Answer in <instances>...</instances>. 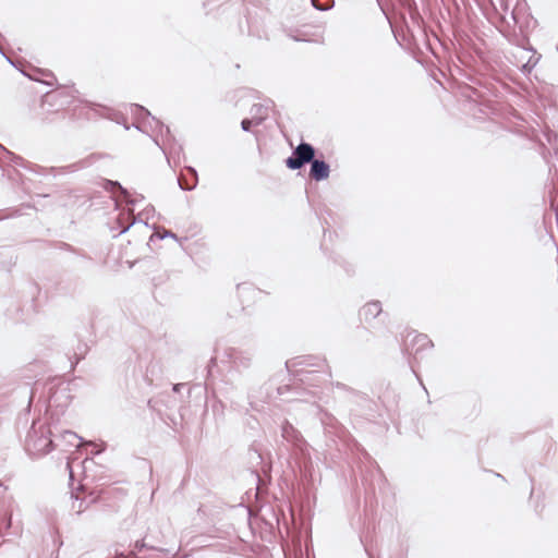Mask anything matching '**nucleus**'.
I'll return each mask as SVG.
<instances>
[{
    "label": "nucleus",
    "mask_w": 558,
    "mask_h": 558,
    "mask_svg": "<svg viewBox=\"0 0 558 558\" xmlns=\"http://www.w3.org/2000/svg\"><path fill=\"white\" fill-rule=\"evenodd\" d=\"M330 168L324 160L313 158L311 161L310 175L316 181L325 180L329 177Z\"/></svg>",
    "instance_id": "obj_6"
},
{
    "label": "nucleus",
    "mask_w": 558,
    "mask_h": 558,
    "mask_svg": "<svg viewBox=\"0 0 558 558\" xmlns=\"http://www.w3.org/2000/svg\"><path fill=\"white\" fill-rule=\"evenodd\" d=\"M381 315L383 307L379 301L368 302L360 310L361 320L371 326H375L376 319L380 318Z\"/></svg>",
    "instance_id": "obj_5"
},
{
    "label": "nucleus",
    "mask_w": 558,
    "mask_h": 558,
    "mask_svg": "<svg viewBox=\"0 0 558 558\" xmlns=\"http://www.w3.org/2000/svg\"><path fill=\"white\" fill-rule=\"evenodd\" d=\"M156 142V145H158L159 148H161V150H165V147H162L161 144H159V142L155 141Z\"/></svg>",
    "instance_id": "obj_24"
},
{
    "label": "nucleus",
    "mask_w": 558,
    "mask_h": 558,
    "mask_svg": "<svg viewBox=\"0 0 558 558\" xmlns=\"http://www.w3.org/2000/svg\"><path fill=\"white\" fill-rule=\"evenodd\" d=\"M311 2L315 9L325 11L331 8L332 0H326L324 3H320L319 0H311Z\"/></svg>",
    "instance_id": "obj_12"
},
{
    "label": "nucleus",
    "mask_w": 558,
    "mask_h": 558,
    "mask_svg": "<svg viewBox=\"0 0 558 558\" xmlns=\"http://www.w3.org/2000/svg\"><path fill=\"white\" fill-rule=\"evenodd\" d=\"M112 185L119 187V190L123 193V194H126V191L119 184V182H111Z\"/></svg>",
    "instance_id": "obj_18"
},
{
    "label": "nucleus",
    "mask_w": 558,
    "mask_h": 558,
    "mask_svg": "<svg viewBox=\"0 0 558 558\" xmlns=\"http://www.w3.org/2000/svg\"><path fill=\"white\" fill-rule=\"evenodd\" d=\"M231 359L235 366L246 368L252 364L253 354L248 351L235 350L231 354Z\"/></svg>",
    "instance_id": "obj_9"
},
{
    "label": "nucleus",
    "mask_w": 558,
    "mask_h": 558,
    "mask_svg": "<svg viewBox=\"0 0 558 558\" xmlns=\"http://www.w3.org/2000/svg\"><path fill=\"white\" fill-rule=\"evenodd\" d=\"M156 142V145H158L159 148H161V150H165V147H162L161 144H159V142L155 141Z\"/></svg>",
    "instance_id": "obj_26"
},
{
    "label": "nucleus",
    "mask_w": 558,
    "mask_h": 558,
    "mask_svg": "<svg viewBox=\"0 0 558 558\" xmlns=\"http://www.w3.org/2000/svg\"><path fill=\"white\" fill-rule=\"evenodd\" d=\"M315 157V148L305 142L300 143L292 155L286 160V165L291 170H299L304 165L311 163Z\"/></svg>",
    "instance_id": "obj_3"
},
{
    "label": "nucleus",
    "mask_w": 558,
    "mask_h": 558,
    "mask_svg": "<svg viewBox=\"0 0 558 558\" xmlns=\"http://www.w3.org/2000/svg\"><path fill=\"white\" fill-rule=\"evenodd\" d=\"M254 125V121L250 119H243L241 122V128L243 131L248 132L251 130V126Z\"/></svg>",
    "instance_id": "obj_16"
},
{
    "label": "nucleus",
    "mask_w": 558,
    "mask_h": 558,
    "mask_svg": "<svg viewBox=\"0 0 558 558\" xmlns=\"http://www.w3.org/2000/svg\"><path fill=\"white\" fill-rule=\"evenodd\" d=\"M187 171L194 177V183L192 185H187L182 177L178 179L179 186L184 191H191L196 186L197 183V172L194 168L187 167Z\"/></svg>",
    "instance_id": "obj_11"
},
{
    "label": "nucleus",
    "mask_w": 558,
    "mask_h": 558,
    "mask_svg": "<svg viewBox=\"0 0 558 558\" xmlns=\"http://www.w3.org/2000/svg\"><path fill=\"white\" fill-rule=\"evenodd\" d=\"M434 347L433 341L424 333H409L407 336L404 351L409 355V363L413 367L412 360H417V355L425 350Z\"/></svg>",
    "instance_id": "obj_2"
},
{
    "label": "nucleus",
    "mask_w": 558,
    "mask_h": 558,
    "mask_svg": "<svg viewBox=\"0 0 558 558\" xmlns=\"http://www.w3.org/2000/svg\"><path fill=\"white\" fill-rule=\"evenodd\" d=\"M282 437L293 445L300 447L303 442L301 434L289 423L284 422L281 426Z\"/></svg>",
    "instance_id": "obj_7"
},
{
    "label": "nucleus",
    "mask_w": 558,
    "mask_h": 558,
    "mask_svg": "<svg viewBox=\"0 0 558 558\" xmlns=\"http://www.w3.org/2000/svg\"><path fill=\"white\" fill-rule=\"evenodd\" d=\"M63 439H65L70 445H74V440L80 439V437L71 430H64L61 435Z\"/></svg>",
    "instance_id": "obj_13"
},
{
    "label": "nucleus",
    "mask_w": 558,
    "mask_h": 558,
    "mask_svg": "<svg viewBox=\"0 0 558 558\" xmlns=\"http://www.w3.org/2000/svg\"><path fill=\"white\" fill-rule=\"evenodd\" d=\"M134 223H135V219H133V220H132V221H131L126 227H124V228L121 230V232H125V231H128V230L130 229V227H131L132 225H134Z\"/></svg>",
    "instance_id": "obj_19"
},
{
    "label": "nucleus",
    "mask_w": 558,
    "mask_h": 558,
    "mask_svg": "<svg viewBox=\"0 0 558 558\" xmlns=\"http://www.w3.org/2000/svg\"><path fill=\"white\" fill-rule=\"evenodd\" d=\"M166 133H167V134H170V129H169V126H166Z\"/></svg>",
    "instance_id": "obj_29"
},
{
    "label": "nucleus",
    "mask_w": 558,
    "mask_h": 558,
    "mask_svg": "<svg viewBox=\"0 0 558 558\" xmlns=\"http://www.w3.org/2000/svg\"><path fill=\"white\" fill-rule=\"evenodd\" d=\"M84 445L94 446L92 441H85Z\"/></svg>",
    "instance_id": "obj_28"
},
{
    "label": "nucleus",
    "mask_w": 558,
    "mask_h": 558,
    "mask_svg": "<svg viewBox=\"0 0 558 558\" xmlns=\"http://www.w3.org/2000/svg\"><path fill=\"white\" fill-rule=\"evenodd\" d=\"M181 386H182L181 384H177V385H174V386H173V390H174V391H179V389H180V387H181Z\"/></svg>",
    "instance_id": "obj_22"
},
{
    "label": "nucleus",
    "mask_w": 558,
    "mask_h": 558,
    "mask_svg": "<svg viewBox=\"0 0 558 558\" xmlns=\"http://www.w3.org/2000/svg\"><path fill=\"white\" fill-rule=\"evenodd\" d=\"M538 60H539V56H536V52L533 51L532 54L526 60V62H524L521 65V71L524 74H530L532 72V70L536 66Z\"/></svg>",
    "instance_id": "obj_10"
},
{
    "label": "nucleus",
    "mask_w": 558,
    "mask_h": 558,
    "mask_svg": "<svg viewBox=\"0 0 558 558\" xmlns=\"http://www.w3.org/2000/svg\"><path fill=\"white\" fill-rule=\"evenodd\" d=\"M74 167H75L74 165H71V166H68V167L60 168L59 170L64 172L65 170H72Z\"/></svg>",
    "instance_id": "obj_20"
},
{
    "label": "nucleus",
    "mask_w": 558,
    "mask_h": 558,
    "mask_svg": "<svg viewBox=\"0 0 558 558\" xmlns=\"http://www.w3.org/2000/svg\"><path fill=\"white\" fill-rule=\"evenodd\" d=\"M66 468L70 470V475L72 476V468H71V464H70V463H68V464H66Z\"/></svg>",
    "instance_id": "obj_27"
},
{
    "label": "nucleus",
    "mask_w": 558,
    "mask_h": 558,
    "mask_svg": "<svg viewBox=\"0 0 558 558\" xmlns=\"http://www.w3.org/2000/svg\"><path fill=\"white\" fill-rule=\"evenodd\" d=\"M134 108L140 118H150V112L146 108L138 105H134Z\"/></svg>",
    "instance_id": "obj_15"
},
{
    "label": "nucleus",
    "mask_w": 558,
    "mask_h": 558,
    "mask_svg": "<svg viewBox=\"0 0 558 558\" xmlns=\"http://www.w3.org/2000/svg\"><path fill=\"white\" fill-rule=\"evenodd\" d=\"M167 236L177 239V235L171 231H165V233L162 235H160L161 239L167 238Z\"/></svg>",
    "instance_id": "obj_17"
},
{
    "label": "nucleus",
    "mask_w": 558,
    "mask_h": 558,
    "mask_svg": "<svg viewBox=\"0 0 558 558\" xmlns=\"http://www.w3.org/2000/svg\"><path fill=\"white\" fill-rule=\"evenodd\" d=\"M151 120L156 122L157 125L163 126L162 123L159 120H156L154 117H151Z\"/></svg>",
    "instance_id": "obj_21"
},
{
    "label": "nucleus",
    "mask_w": 558,
    "mask_h": 558,
    "mask_svg": "<svg viewBox=\"0 0 558 558\" xmlns=\"http://www.w3.org/2000/svg\"><path fill=\"white\" fill-rule=\"evenodd\" d=\"M86 506L84 505V500H80L77 496H75V500L72 504V510L76 513H81L85 510Z\"/></svg>",
    "instance_id": "obj_14"
},
{
    "label": "nucleus",
    "mask_w": 558,
    "mask_h": 558,
    "mask_svg": "<svg viewBox=\"0 0 558 558\" xmlns=\"http://www.w3.org/2000/svg\"><path fill=\"white\" fill-rule=\"evenodd\" d=\"M62 93H47L41 98V120L45 123L51 122V114L58 113L68 102L61 101Z\"/></svg>",
    "instance_id": "obj_4"
},
{
    "label": "nucleus",
    "mask_w": 558,
    "mask_h": 558,
    "mask_svg": "<svg viewBox=\"0 0 558 558\" xmlns=\"http://www.w3.org/2000/svg\"><path fill=\"white\" fill-rule=\"evenodd\" d=\"M270 106L267 104H255L250 110L254 125H259L268 117Z\"/></svg>",
    "instance_id": "obj_8"
},
{
    "label": "nucleus",
    "mask_w": 558,
    "mask_h": 558,
    "mask_svg": "<svg viewBox=\"0 0 558 558\" xmlns=\"http://www.w3.org/2000/svg\"><path fill=\"white\" fill-rule=\"evenodd\" d=\"M52 432L46 424L36 422L27 434L25 448L32 456L48 453L53 448Z\"/></svg>",
    "instance_id": "obj_1"
},
{
    "label": "nucleus",
    "mask_w": 558,
    "mask_h": 558,
    "mask_svg": "<svg viewBox=\"0 0 558 558\" xmlns=\"http://www.w3.org/2000/svg\"><path fill=\"white\" fill-rule=\"evenodd\" d=\"M156 142V145H158L159 148H161V150H165V147H162L161 144H159V142L155 141Z\"/></svg>",
    "instance_id": "obj_25"
},
{
    "label": "nucleus",
    "mask_w": 558,
    "mask_h": 558,
    "mask_svg": "<svg viewBox=\"0 0 558 558\" xmlns=\"http://www.w3.org/2000/svg\"><path fill=\"white\" fill-rule=\"evenodd\" d=\"M156 142V145H158L159 148H161V150H165V147H162L161 144H159V142L155 141Z\"/></svg>",
    "instance_id": "obj_23"
}]
</instances>
